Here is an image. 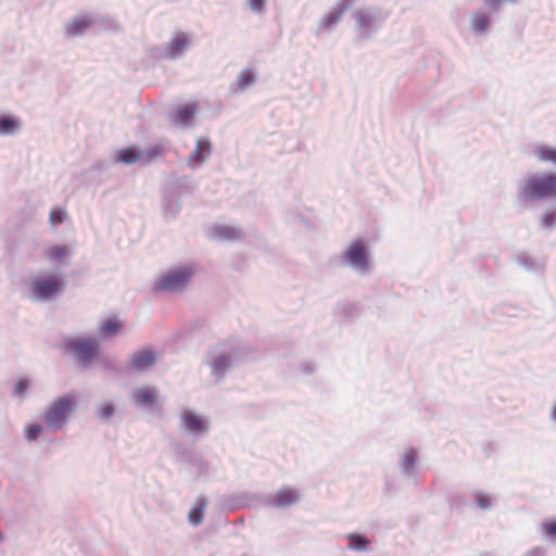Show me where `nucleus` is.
<instances>
[{"mask_svg":"<svg viewBox=\"0 0 556 556\" xmlns=\"http://www.w3.org/2000/svg\"><path fill=\"white\" fill-rule=\"evenodd\" d=\"M45 255L50 263L62 262L70 255V249L65 244H53L46 250Z\"/></svg>","mask_w":556,"mask_h":556,"instance_id":"28","label":"nucleus"},{"mask_svg":"<svg viewBox=\"0 0 556 556\" xmlns=\"http://www.w3.org/2000/svg\"><path fill=\"white\" fill-rule=\"evenodd\" d=\"M43 432V428L39 424H29L25 427L24 437L28 442H35Z\"/></svg>","mask_w":556,"mask_h":556,"instance_id":"36","label":"nucleus"},{"mask_svg":"<svg viewBox=\"0 0 556 556\" xmlns=\"http://www.w3.org/2000/svg\"><path fill=\"white\" fill-rule=\"evenodd\" d=\"M66 279L63 275L50 274L35 277L28 282L27 299L34 303L55 301L66 290Z\"/></svg>","mask_w":556,"mask_h":556,"instance_id":"4","label":"nucleus"},{"mask_svg":"<svg viewBox=\"0 0 556 556\" xmlns=\"http://www.w3.org/2000/svg\"><path fill=\"white\" fill-rule=\"evenodd\" d=\"M165 152V149L161 144H153L146 149H140V153L142 155L140 162L143 165H148L152 163L156 157L163 155Z\"/></svg>","mask_w":556,"mask_h":556,"instance_id":"29","label":"nucleus"},{"mask_svg":"<svg viewBox=\"0 0 556 556\" xmlns=\"http://www.w3.org/2000/svg\"><path fill=\"white\" fill-rule=\"evenodd\" d=\"M115 163L113 162V159L112 160H99L90 166L88 172H97L99 174H105V173L110 172L111 167Z\"/></svg>","mask_w":556,"mask_h":556,"instance_id":"39","label":"nucleus"},{"mask_svg":"<svg viewBox=\"0 0 556 556\" xmlns=\"http://www.w3.org/2000/svg\"><path fill=\"white\" fill-rule=\"evenodd\" d=\"M517 263L529 271H535L540 267L538 262L527 253H520L517 256Z\"/></svg>","mask_w":556,"mask_h":556,"instance_id":"35","label":"nucleus"},{"mask_svg":"<svg viewBox=\"0 0 556 556\" xmlns=\"http://www.w3.org/2000/svg\"><path fill=\"white\" fill-rule=\"evenodd\" d=\"M348 548L354 552H367L371 544L370 540L364 534L352 532L346 534Z\"/></svg>","mask_w":556,"mask_h":556,"instance_id":"27","label":"nucleus"},{"mask_svg":"<svg viewBox=\"0 0 556 556\" xmlns=\"http://www.w3.org/2000/svg\"><path fill=\"white\" fill-rule=\"evenodd\" d=\"M122 328L123 323L116 316H111L100 323L98 334L101 339H109L115 337Z\"/></svg>","mask_w":556,"mask_h":556,"instance_id":"22","label":"nucleus"},{"mask_svg":"<svg viewBox=\"0 0 556 556\" xmlns=\"http://www.w3.org/2000/svg\"><path fill=\"white\" fill-rule=\"evenodd\" d=\"M29 387H30V381L28 378H26V377L20 378L13 387L12 394L14 396L22 397L26 394Z\"/></svg>","mask_w":556,"mask_h":556,"instance_id":"37","label":"nucleus"},{"mask_svg":"<svg viewBox=\"0 0 556 556\" xmlns=\"http://www.w3.org/2000/svg\"><path fill=\"white\" fill-rule=\"evenodd\" d=\"M212 144L207 138H199L197 140L194 151L189 155L187 164L190 167H197L204 163L211 154Z\"/></svg>","mask_w":556,"mask_h":556,"instance_id":"16","label":"nucleus"},{"mask_svg":"<svg viewBox=\"0 0 556 556\" xmlns=\"http://www.w3.org/2000/svg\"><path fill=\"white\" fill-rule=\"evenodd\" d=\"M489 10H476L471 13L469 28L476 35L484 37L491 30L492 20Z\"/></svg>","mask_w":556,"mask_h":556,"instance_id":"13","label":"nucleus"},{"mask_svg":"<svg viewBox=\"0 0 556 556\" xmlns=\"http://www.w3.org/2000/svg\"><path fill=\"white\" fill-rule=\"evenodd\" d=\"M198 105L195 102L185 103L179 105L172 114V122L179 127H187L192 124Z\"/></svg>","mask_w":556,"mask_h":556,"instance_id":"14","label":"nucleus"},{"mask_svg":"<svg viewBox=\"0 0 556 556\" xmlns=\"http://www.w3.org/2000/svg\"><path fill=\"white\" fill-rule=\"evenodd\" d=\"M542 534L549 539H556V518L548 519L542 522L541 525Z\"/></svg>","mask_w":556,"mask_h":556,"instance_id":"38","label":"nucleus"},{"mask_svg":"<svg viewBox=\"0 0 556 556\" xmlns=\"http://www.w3.org/2000/svg\"><path fill=\"white\" fill-rule=\"evenodd\" d=\"M337 313L344 318L352 319L356 316L357 306L351 302H341L337 305Z\"/></svg>","mask_w":556,"mask_h":556,"instance_id":"34","label":"nucleus"},{"mask_svg":"<svg viewBox=\"0 0 556 556\" xmlns=\"http://www.w3.org/2000/svg\"><path fill=\"white\" fill-rule=\"evenodd\" d=\"M473 497L475 503L479 508L486 510L492 507V500L488 494L477 491L475 492Z\"/></svg>","mask_w":556,"mask_h":556,"instance_id":"40","label":"nucleus"},{"mask_svg":"<svg viewBox=\"0 0 556 556\" xmlns=\"http://www.w3.org/2000/svg\"><path fill=\"white\" fill-rule=\"evenodd\" d=\"M22 129L21 119L9 114L0 115V136H12Z\"/></svg>","mask_w":556,"mask_h":556,"instance_id":"24","label":"nucleus"},{"mask_svg":"<svg viewBox=\"0 0 556 556\" xmlns=\"http://www.w3.org/2000/svg\"><path fill=\"white\" fill-rule=\"evenodd\" d=\"M482 3L490 13H498L505 4L515 5L518 0H482Z\"/></svg>","mask_w":556,"mask_h":556,"instance_id":"33","label":"nucleus"},{"mask_svg":"<svg viewBox=\"0 0 556 556\" xmlns=\"http://www.w3.org/2000/svg\"><path fill=\"white\" fill-rule=\"evenodd\" d=\"M156 363V353L151 349H142L132 353L129 369L143 372L151 369Z\"/></svg>","mask_w":556,"mask_h":556,"instance_id":"12","label":"nucleus"},{"mask_svg":"<svg viewBox=\"0 0 556 556\" xmlns=\"http://www.w3.org/2000/svg\"><path fill=\"white\" fill-rule=\"evenodd\" d=\"M541 227L553 231L556 228V207L546 210L541 217Z\"/></svg>","mask_w":556,"mask_h":556,"instance_id":"32","label":"nucleus"},{"mask_svg":"<svg viewBox=\"0 0 556 556\" xmlns=\"http://www.w3.org/2000/svg\"><path fill=\"white\" fill-rule=\"evenodd\" d=\"M244 355V348L222 343L208 350L205 363L211 367V375L217 382H220Z\"/></svg>","mask_w":556,"mask_h":556,"instance_id":"3","label":"nucleus"},{"mask_svg":"<svg viewBox=\"0 0 556 556\" xmlns=\"http://www.w3.org/2000/svg\"><path fill=\"white\" fill-rule=\"evenodd\" d=\"M159 391L154 387H142L132 391L134 402L142 408H147L156 403Z\"/></svg>","mask_w":556,"mask_h":556,"instance_id":"17","label":"nucleus"},{"mask_svg":"<svg viewBox=\"0 0 556 556\" xmlns=\"http://www.w3.org/2000/svg\"><path fill=\"white\" fill-rule=\"evenodd\" d=\"M195 274L193 264H186L161 274L153 283L154 292H178L187 288Z\"/></svg>","mask_w":556,"mask_h":556,"instance_id":"8","label":"nucleus"},{"mask_svg":"<svg viewBox=\"0 0 556 556\" xmlns=\"http://www.w3.org/2000/svg\"><path fill=\"white\" fill-rule=\"evenodd\" d=\"M215 238L222 241H239L243 239L241 228L230 225H215L212 229Z\"/></svg>","mask_w":556,"mask_h":556,"instance_id":"20","label":"nucleus"},{"mask_svg":"<svg viewBox=\"0 0 556 556\" xmlns=\"http://www.w3.org/2000/svg\"><path fill=\"white\" fill-rule=\"evenodd\" d=\"M114 414L115 405L112 402L102 404L98 409V416L103 421H108Z\"/></svg>","mask_w":556,"mask_h":556,"instance_id":"41","label":"nucleus"},{"mask_svg":"<svg viewBox=\"0 0 556 556\" xmlns=\"http://www.w3.org/2000/svg\"><path fill=\"white\" fill-rule=\"evenodd\" d=\"M91 21L85 16L73 18L65 27V35L67 37H78L86 33L90 27Z\"/></svg>","mask_w":556,"mask_h":556,"instance_id":"25","label":"nucleus"},{"mask_svg":"<svg viewBox=\"0 0 556 556\" xmlns=\"http://www.w3.org/2000/svg\"><path fill=\"white\" fill-rule=\"evenodd\" d=\"M339 262L359 277L368 276L372 269L370 250L363 239L352 241L339 256Z\"/></svg>","mask_w":556,"mask_h":556,"instance_id":"6","label":"nucleus"},{"mask_svg":"<svg viewBox=\"0 0 556 556\" xmlns=\"http://www.w3.org/2000/svg\"><path fill=\"white\" fill-rule=\"evenodd\" d=\"M207 498L203 495H200L197 498L194 506L189 510L188 514V521L192 526L198 527L203 522L204 510L207 506Z\"/></svg>","mask_w":556,"mask_h":556,"instance_id":"26","label":"nucleus"},{"mask_svg":"<svg viewBox=\"0 0 556 556\" xmlns=\"http://www.w3.org/2000/svg\"><path fill=\"white\" fill-rule=\"evenodd\" d=\"M60 348L63 353L72 354L80 366L92 364L100 355L99 342L90 337H67Z\"/></svg>","mask_w":556,"mask_h":556,"instance_id":"7","label":"nucleus"},{"mask_svg":"<svg viewBox=\"0 0 556 556\" xmlns=\"http://www.w3.org/2000/svg\"><path fill=\"white\" fill-rule=\"evenodd\" d=\"M163 210L170 219L176 218L181 210L180 195L176 191H167L163 195Z\"/></svg>","mask_w":556,"mask_h":556,"instance_id":"21","label":"nucleus"},{"mask_svg":"<svg viewBox=\"0 0 556 556\" xmlns=\"http://www.w3.org/2000/svg\"><path fill=\"white\" fill-rule=\"evenodd\" d=\"M267 0H248V5L254 14H262L265 11Z\"/></svg>","mask_w":556,"mask_h":556,"instance_id":"43","label":"nucleus"},{"mask_svg":"<svg viewBox=\"0 0 556 556\" xmlns=\"http://www.w3.org/2000/svg\"><path fill=\"white\" fill-rule=\"evenodd\" d=\"M180 421L182 429L194 437L205 434L210 430L208 420L190 408L181 410Z\"/></svg>","mask_w":556,"mask_h":556,"instance_id":"10","label":"nucleus"},{"mask_svg":"<svg viewBox=\"0 0 556 556\" xmlns=\"http://www.w3.org/2000/svg\"><path fill=\"white\" fill-rule=\"evenodd\" d=\"M546 547L544 546H535L528 551L525 556H546Z\"/></svg>","mask_w":556,"mask_h":556,"instance_id":"45","label":"nucleus"},{"mask_svg":"<svg viewBox=\"0 0 556 556\" xmlns=\"http://www.w3.org/2000/svg\"><path fill=\"white\" fill-rule=\"evenodd\" d=\"M189 45V39L185 33H178L167 43L164 56L170 60L180 58Z\"/></svg>","mask_w":556,"mask_h":556,"instance_id":"18","label":"nucleus"},{"mask_svg":"<svg viewBox=\"0 0 556 556\" xmlns=\"http://www.w3.org/2000/svg\"><path fill=\"white\" fill-rule=\"evenodd\" d=\"M300 501V494L298 490L293 488H282L271 496L267 498V504L275 508H288L295 505Z\"/></svg>","mask_w":556,"mask_h":556,"instance_id":"11","label":"nucleus"},{"mask_svg":"<svg viewBox=\"0 0 556 556\" xmlns=\"http://www.w3.org/2000/svg\"><path fill=\"white\" fill-rule=\"evenodd\" d=\"M549 419L552 422L556 425V402L553 404L551 412H549Z\"/></svg>","mask_w":556,"mask_h":556,"instance_id":"46","label":"nucleus"},{"mask_svg":"<svg viewBox=\"0 0 556 556\" xmlns=\"http://www.w3.org/2000/svg\"><path fill=\"white\" fill-rule=\"evenodd\" d=\"M418 452L414 446H409L401 455L399 460L400 470L403 477L414 478L417 472Z\"/></svg>","mask_w":556,"mask_h":556,"instance_id":"15","label":"nucleus"},{"mask_svg":"<svg viewBox=\"0 0 556 556\" xmlns=\"http://www.w3.org/2000/svg\"><path fill=\"white\" fill-rule=\"evenodd\" d=\"M77 406L78 396L75 392L60 395L46 408L43 420L52 431H59L68 422Z\"/></svg>","mask_w":556,"mask_h":556,"instance_id":"5","label":"nucleus"},{"mask_svg":"<svg viewBox=\"0 0 556 556\" xmlns=\"http://www.w3.org/2000/svg\"><path fill=\"white\" fill-rule=\"evenodd\" d=\"M300 369L304 375H312L316 371V366L312 362H302L300 364Z\"/></svg>","mask_w":556,"mask_h":556,"instance_id":"44","label":"nucleus"},{"mask_svg":"<svg viewBox=\"0 0 556 556\" xmlns=\"http://www.w3.org/2000/svg\"><path fill=\"white\" fill-rule=\"evenodd\" d=\"M521 312V308L510 303H500L493 309L492 313L502 317H517Z\"/></svg>","mask_w":556,"mask_h":556,"instance_id":"31","label":"nucleus"},{"mask_svg":"<svg viewBox=\"0 0 556 556\" xmlns=\"http://www.w3.org/2000/svg\"><path fill=\"white\" fill-rule=\"evenodd\" d=\"M66 217V212L64 208L61 207H53L50 212V224L52 226H59L61 225Z\"/></svg>","mask_w":556,"mask_h":556,"instance_id":"42","label":"nucleus"},{"mask_svg":"<svg viewBox=\"0 0 556 556\" xmlns=\"http://www.w3.org/2000/svg\"><path fill=\"white\" fill-rule=\"evenodd\" d=\"M256 83V75L253 70L245 68L240 72L237 80L230 85V91L232 93H239L245 91L249 87Z\"/></svg>","mask_w":556,"mask_h":556,"instance_id":"23","label":"nucleus"},{"mask_svg":"<svg viewBox=\"0 0 556 556\" xmlns=\"http://www.w3.org/2000/svg\"><path fill=\"white\" fill-rule=\"evenodd\" d=\"M355 2L356 0H338L333 8L319 20L315 34L319 35L321 31L331 30L341 22L345 12L349 11Z\"/></svg>","mask_w":556,"mask_h":556,"instance_id":"9","label":"nucleus"},{"mask_svg":"<svg viewBox=\"0 0 556 556\" xmlns=\"http://www.w3.org/2000/svg\"><path fill=\"white\" fill-rule=\"evenodd\" d=\"M533 153L541 162H551L556 165V148L540 144L534 149Z\"/></svg>","mask_w":556,"mask_h":556,"instance_id":"30","label":"nucleus"},{"mask_svg":"<svg viewBox=\"0 0 556 556\" xmlns=\"http://www.w3.org/2000/svg\"><path fill=\"white\" fill-rule=\"evenodd\" d=\"M388 17L389 14L379 5L370 4L355 9L351 14L355 43L370 41L382 29Z\"/></svg>","mask_w":556,"mask_h":556,"instance_id":"2","label":"nucleus"},{"mask_svg":"<svg viewBox=\"0 0 556 556\" xmlns=\"http://www.w3.org/2000/svg\"><path fill=\"white\" fill-rule=\"evenodd\" d=\"M551 198L556 199V173L533 174L518 184L516 199L522 207Z\"/></svg>","mask_w":556,"mask_h":556,"instance_id":"1","label":"nucleus"},{"mask_svg":"<svg viewBox=\"0 0 556 556\" xmlns=\"http://www.w3.org/2000/svg\"><path fill=\"white\" fill-rule=\"evenodd\" d=\"M141 157L140 148L128 146L115 151L113 162L115 164L132 165L136 162H140Z\"/></svg>","mask_w":556,"mask_h":556,"instance_id":"19","label":"nucleus"}]
</instances>
